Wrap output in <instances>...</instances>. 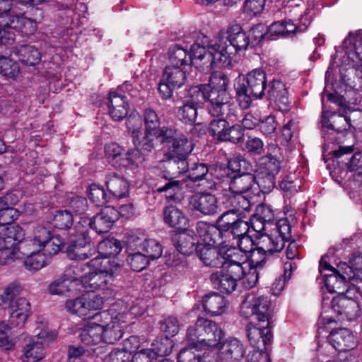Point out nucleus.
I'll list each match as a JSON object with an SVG mask.
<instances>
[{"label": "nucleus", "instance_id": "nucleus-10", "mask_svg": "<svg viewBox=\"0 0 362 362\" xmlns=\"http://www.w3.org/2000/svg\"><path fill=\"white\" fill-rule=\"evenodd\" d=\"M240 315L245 317H252V321L271 325L273 309L270 299L267 296L248 295L241 304Z\"/></svg>", "mask_w": 362, "mask_h": 362}, {"label": "nucleus", "instance_id": "nucleus-44", "mask_svg": "<svg viewBox=\"0 0 362 362\" xmlns=\"http://www.w3.org/2000/svg\"><path fill=\"white\" fill-rule=\"evenodd\" d=\"M66 204L67 210L70 211L71 214L82 215L88 209V201L85 197L72 194L66 197Z\"/></svg>", "mask_w": 362, "mask_h": 362}, {"label": "nucleus", "instance_id": "nucleus-48", "mask_svg": "<svg viewBox=\"0 0 362 362\" xmlns=\"http://www.w3.org/2000/svg\"><path fill=\"white\" fill-rule=\"evenodd\" d=\"M74 223V218L70 211H57L53 216L52 224L54 228L60 230L71 228Z\"/></svg>", "mask_w": 362, "mask_h": 362}, {"label": "nucleus", "instance_id": "nucleus-29", "mask_svg": "<svg viewBox=\"0 0 362 362\" xmlns=\"http://www.w3.org/2000/svg\"><path fill=\"white\" fill-rule=\"evenodd\" d=\"M108 112L115 121H120L128 114L129 104L124 96L110 92L108 98Z\"/></svg>", "mask_w": 362, "mask_h": 362}, {"label": "nucleus", "instance_id": "nucleus-24", "mask_svg": "<svg viewBox=\"0 0 362 362\" xmlns=\"http://www.w3.org/2000/svg\"><path fill=\"white\" fill-rule=\"evenodd\" d=\"M244 355V346L236 338L226 340L218 351V358L221 362H239Z\"/></svg>", "mask_w": 362, "mask_h": 362}, {"label": "nucleus", "instance_id": "nucleus-32", "mask_svg": "<svg viewBox=\"0 0 362 362\" xmlns=\"http://www.w3.org/2000/svg\"><path fill=\"white\" fill-rule=\"evenodd\" d=\"M196 235L199 236L204 243L202 245H207L214 246L218 242L222 232L217 226L209 224L205 221H198L196 224Z\"/></svg>", "mask_w": 362, "mask_h": 362}, {"label": "nucleus", "instance_id": "nucleus-6", "mask_svg": "<svg viewBox=\"0 0 362 362\" xmlns=\"http://www.w3.org/2000/svg\"><path fill=\"white\" fill-rule=\"evenodd\" d=\"M267 86V74L259 69L249 72L239 78L235 86L236 98L243 109L250 107L253 100L261 99L265 95Z\"/></svg>", "mask_w": 362, "mask_h": 362}, {"label": "nucleus", "instance_id": "nucleus-40", "mask_svg": "<svg viewBox=\"0 0 362 362\" xmlns=\"http://www.w3.org/2000/svg\"><path fill=\"white\" fill-rule=\"evenodd\" d=\"M276 175L267 173L259 169L255 171V182H256L260 189L264 193L270 192L276 185Z\"/></svg>", "mask_w": 362, "mask_h": 362}, {"label": "nucleus", "instance_id": "nucleus-62", "mask_svg": "<svg viewBox=\"0 0 362 362\" xmlns=\"http://www.w3.org/2000/svg\"><path fill=\"white\" fill-rule=\"evenodd\" d=\"M206 100V94L199 86L191 87L183 101L189 103L197 107Z\"/></svg>", "mask_w": 362, "mask_h": 362}, {"label": "nucleus", "instance_id": "nucleus-63", "mask_svg": "<svg viewBox=\"0 0 362 362\" xmlns=\"http://www.w3.org/2000/svg\"><path fill=\"white\" fill-rule=\"evenodd\" d=\"M228 170L238 174L248 173L252 170L251 164L245 158L237 156L230 158L228 163Z\"/></svg>", "mask_w": 362, "mask_h": 362}, {"label": "nucleus", "instance_id": "nucleus-13", "mask_svg": "<svg viewBox=\"0 0 362 362\" xmlns=\"http://www.w3.org/2000/svg\"><path fill=\"white\" fill-rule=\"evenodd\" d=\"M226 119H218L211 120L209 125L210 135L218 141H230L233 144L239 143L243 136L241 127L238 125L230 126Z\"/></svg>", "mask_w": 362, "mask_h": 362}, {"label": "nucleus", "instance_id": "nucleus-14", "mask_svg": "<svg viewBox=\"0 0 362 362\" xmlns=\"http://www.w3.org/2000/svg\"><path fill=\"white\" fill-rule=\"evenodd\" d=\"M246 330L250 344L257 349V351L264 352L273 337L271 325L252 321L247 325Z\"/></svg>", "mask_w": 362, "mask_h": 362}, {"label": "nucleus", "instance_id": "nucleus-55", "mask_svg": "<svg viewBox=\"0 0 362 362\" xmlns=\"http://www.w3.org/2000/svg\"><path fill=\"white\" fill-rule=\"evenodd\" d=\"M145 129L160 132V121L156 112L152 108H146L143 112Z\"/></svg>", "mask_w": 362, "mask_h": 362}, {"label": "nucleus", "instance_id": "nucleus-50", "mask_svg": "<svg viewBox=\"0 0 362 362\" xmlns=\"http://www.w3.org/2000/svg\"><path fill=\"white\" fill-rule=\"evenodd\" d=\"M84 269V264L73 263L66 268L62 275V279L68 282L80 281L82 283V280L85 278L83 275Z\"/></svg>", "mask_w": 362, "mask_h": 362}, {"label": "nucleus", "instance_id": "nucleus-58", "mask_svg": "<svg viewBox=\"0 0 362 362\" xmlns=\"http://www.w3.org/2000/svg\"><path fill=\"white\" fill-rule=\"evenodd\" d=\"M16 229L13 226L3 228L0 230V250L8 247H13L20 240L16 235Z\"/></svg>", "mask_w": 362, "mask_h": 362}, {"label": "nucleus", "instance_id": "nucleus-54", "mask_svg": "<svg viewBox=\"0 0 362 362\" xmlns=\"http://www.w3.org/2000/svg\"><path fill=\"white\" fill-rule=\"evenodd\" d=\"M8 22L11 23V25H15V26L11 25H6L8 28H16L19 25L20 23L22 26L21 28L23 31L26 34H32L37 30V23L35 21H33L30 18H27L25 17H13L12 18L8 16Z\"/></svg>", "mask_w": 362, "mask_h": 362}, {"label": "nucleus", "instance_id": "nucleus-5", "mask_svg": "<svg viewBox=\"0 0 362 362\" xmlns=\"http://www.w3.org/2000/svg\"><path fill=\"white\" fill-rule=\"evenodd\" d=\"M224 333L218 324L211 320L199 317L187 331L186 338L197 349L216 347L223 338Z\"/></svg>", "mask_w": 362, "mask_h": 362}, {"label": "nucleus", "instance_id": "nucleus-34", "mask_svg": "<svg viewBox=\"0 0 362 362\" xmlns=\"http://www.w3.org/2000/svg\"><path fill=\"white\" fill-rule=\"evenodd\" d=\"M202 303L204 310L211 316L223 314L226 311L227 305L224 297L217 293L206 295Z\"/></svg>", "mask_w": 362, "mask_h": 362}, {"label": "nucleus", "instance_id": "nucleus-20", "mask_svg": "<svg viewBox=\"0 0 362 362\" xmlns=\"http://www.w3.org/2000/svg\"><path fill=\"white\" fill-rule=\"evenodd\" d=\"M189 204L192 209L204 216L214 215L219 210L217 199L211 193H197L191 196Z\"/></svg>", "mask_w": 362, "mask_h": 362}, {"label": "nucleus", "instance_id": "nucleus-46", "mask_svg": "<svg viewBox=\"0 0 362 362\" xmlns=\"http://www.w3.org/2000/svg\"><path fill=\"white\" fill-rule=\"evenodd\" d=\"M279 187L286 193V196L291 197L297 194L301 187V181L295 175H286L280 182Z\"/></svg>", "mask_w": 362, "mask_h": 362}, {"label": "nucleus", "instance_id": "nucleus-11", "mask_svg": "<svg viewBox=\"0 0 362 362\" xmlns=\"http://www.w3.org/2000/svg\"><path fill=\"white\" fill-rule=\"evenodd\" d=\"M180 133L175 129L163 126L160 132L144 130V135L141 139L138 136L136 141H132L135 147L148 155L158 146V144L168 148Z\"/></svg>", "mask_w": 362, "mask_h": 362}, {"label": "nucleus", "instance_id": "nucleus-39", "mask_svg": "<svg viewBox=\"0 0 362 362\" xmlns=\"http://www.w3.org/2000/svg\"><path fill=\"white\" fill-rule=\"evenodd\" d=\"M50 237L51 233L48 229L42 226H38L33 231V238L21 243L19 250H24L27 247L42 248V245L48 241Z\"/></svg>", "mask_w": 362, "mask_h": 362}, {"label": "nucleus", "instance_id": "nucleus-17", "mask_svg": "<svg viewBox=\"0 0 362 362\" xmlns=\"http://www.w3.org/2000/svg\"><path fill=\"white\" fill-rule=\"evenodd\" d=\"M95 252V249L83 232L79 233L66 249V256L74 261H83L88 259L93 255Z\"/></svg>", "mask_w": 362, "mask_h": 362}, {"label": "nucleus", "instance_id": "nucleus-21", "mask_svg": "<svg viewBox=\"0 0 362 362\" xmlns=\"http://www.w3.org/2000/svg\"><path fill=\"white\" fill-rule=\"evenodd\" d=\"M9 319L8 322L11 326L23 327L30 313V304L23 297L17 298L8 304Z\"/></svg>", "mask_w": 362, "mask_h": 362}, {"label": "nucleus", "instance_id": "nucleus-49", "mask_svg": "<svg viewBox=\"0 0 362 362\" xmlns=\"http://www.w3.org/2000/svg\"><path fill=\"white\" fill-rule=\"evenodd\" d=\"M197 109L198 107L183 101L182 105L178 108L177 117L185 124H194L197 117Z\"/></svg>", "mask_w": 362, "mask_h": 362}, {"label": "nucleus", "instance_id": "nucleus-45", "mask_svg": "<svg viewBox=\"0 0 362 362\" xmlns=\"http://www.w3.org/2000/svg\"><path fill=\"white\" fill-rule=\"evenodd\" d=\"M257 169L276 175L281 169V162L276 155L267 153V155L261 158Z\"/></svg>", "mask_w": 362, "mask_h": 362}, {"label": "nucleus", "instance_id": "nucleus-27", "mask_svg": "<svg viewBox=\"0 0 362 362\" xmlns=\"http://www.w3.org/2000/svg\"><path fill=\"white\" fill-rule=\"evenodd\" d=\"M328 340L334 349L341 352L352 349L356 345V341L353 333L345 328L332 331L328 337Z\"/></svg>", "mask_w": 362, "mask_h": 362}, {"label": "nucleus", "instance_id": "nucleus-9", "mask_svg": "<svg viewBox=\"0 0 362 362\" xmlns=\"http://www.w3.org/2000/svg\"><path fill=\"white\" fill-rule=\"evenodd\" d=\"M362 298V292L358 285L349 286L345 293L337 295L332 300V308L341 317V320H354L361 315L359 299Z\"/></svg>", "mask_w": 362, "mask_h": 362}, {"label": "nucleus", "instance_id": "nucleus-23", "mask_svg": "<svg viewBox=\"0 0 362 362\" xmlns=\"http://www.w3.org/2000/svg\"><path fill=\"white\" fill-rule=\"evenodd\" d=\"M343 45L351 61L350 66L362 71V37L360 35H353L350 33L344 39Z\"/></svg>", "mask_w": 362, "mask_h": 362}, {"label": "nucleus", "instance_id": "nucleus-25", "mask_svg": "<svg viewBox=\"0 0 362 362\" xmlns=\"http://www.w3.org/2000/svg\"><path fill=\"white\" fill-rule=\"evenodd\" d=\"M21 254L25 257L24 260L25 267L29 270H38L44 267L49 261L50 258L42 248L27 247L24 250H19Z\"/></svg>", "mask_w": 362, "mask_h": 362}, {"label": "nucleus", "instance_id": "nucleus-2", "mask_svg": "<svg viewBox=\"0 0 362 362\" xmlns=\"http://www.w3.org/2000/svg\"><path fill=\"white\" fill-rule=\"evenodd\" d=\"M320 273L324 277V284L329 293H344V288L354 287L356 284L362 283V257L354 259V267L346 263L337 266V269L329 267L322 257L320 261Z\"/></svg>", "mask_w": 362, "mask_h": 362}, {"label": "nucleus", "instance_id": "nucleus-53", "mask_svg": "<svg viewBox=\"0 0 362 362\" xmlns=\"http://www.w3.org/2000/svg\"><path fill=\"white\" fill-rule=\"evenodd\" d=\"M182 185V182L170 177L164 185L158 187L156 190L158 192H165L167 199L175 200L178 199L177 195L180 192Z\"/></svg>", "mask_w": 362, "mask_h": 362}, {"label": "nucleus", "instance_id": "nucleus-57", "mask_svg": "<svg viewBox=\"0 0 362 362\" xmlns=\"http://www.w3.org/2000/svg\"><path fill=\"white\" fill-rule=\"evenodd\" d=\"M127 262L133 270L141 272L147 267L150 260L141 251L135 250L134 252L129 255Z\"/></svg>", "mask_w": 362, "mask_h": 362}, {"label": "nucleus", "instance_id": "nucleus-15", "mask_svg": "<svg viewBox=\"0 0 362 362\" xmlns=\"http://www.w3.org/2000/svg\"><path fill=\"white\" fill-rule=\"evenodd\" d=\"M94 319L101 322L104 332L103 341L107 344H114L123 335V326L119 318L112 316L110 311L105 310L95 315Z\"/></svg>", "mask_w": 362, "mask_h": 362}, {"label": "nucleus", "instance_id": "nucleus-16", "mask_svg": "<svg viewBox=\"0 0 362 362\" xmlns=\"http://www.w3.org/2000/svg\"><path fill=\"white\" fill-rule=\"evenodd\" d=\"M227 37L224 39L219 37L217 40H222L225 42L227 50L229 49L230 62L231 55L240 51L245 50L250 44V37L243 31L240 25L231 24L227 30Z\"/></svg>", "mask_w": 362, "mask_h": 362}, {"label": "nucleus", "instance_id": "nucleus-35", "mask_svg": "<svg viewBox=\"0 0 362 362\" xmlns=\"http://www.w3.org/2000/svg\"><path fill=\"white\" fill-rule=\"evenodd\" d=\"M106 186L109 192L116 198L125 197L129 194V184L122 176L112 173L107 176Z\"/></svg>", "mask_w": 362, "mask_h": 362}, {"label": "nucleus", "instance_id": "nucleus-31", "mask_svg": "<svg viewBox=\"0 0 362 362\" xmlns=\"http://www.w3.org/2000/svg\"><path fill=\"white\" fill-rule=\"evenodd\" d=\"M198 243L197 235L191 230H185L174 240V245L177 251L184 255H190L194 251Z\"/></svg>", "mask_w": 362, "mask_h": 362}, {"label": "nucleus", "instance_id": "nucleus-42", "mask_svg": "<svg viewBox=\"0 0 362 362\" xmlns=\"http://www.w3.org/2000/svg\"><path fill=\"white\" fill-rule=\"evenodd\" d=\"M136 341V339L134 337L129 338L125 343V349H113L103 359V362H132V353L131 350H127V343Z\"/></svg>", "mask_w": 362, "mask_h": 362}, {"label": "nucleus", "instance_id": "nucleus-64", "mask_svg": "<svg viewBox=\"0 0 362 362\" xmlns=\"http://www.w3.org/2000/svg\"><path fill=\"white\" fill-rule=\"evenodd\" d=\"M188 177L193 182L205 179L208 175L209 168L205 163H193L187 170Z\"/></svg>", "mask_w": 362, "mask_h": 362}, {"label": "nucleus", "instance_id": "nucleus-22", "mask_svg": "<svg viewBox=\"0 0 362 362\" xmlns=\"http://www.w3.org/2000/svg\"><path fill=\"white\" fill-rule=\"evenodd\" d=\"M196 253L206 267L218 268L223 265V245L217 248L214 246L199 244L196 247Z\"/></svg>", "mask_w": 362, "mask_h": 362}, {"label": "nucleus", "instance_id": "nucleus-12", "mask_svg": "<svg viewBox=\"0 0 362 362\" xmlns=\"http://www.w3.org/2000/svg\"><path fill=\"white\" fill-rule=\"evenodd\" d=\"M129 250H139L149 260L158 259L163 253L162 245L155 239H148L144 233L135 232L127 240Z\"/></svg>", "mask_w": 362, "mask_h": 362}, {"label": "nucleus", "instance_id": "nucleus-19", "mask_svg": "<svg viewBox=\"0 0 362 362\" xmlns=\"http://www.w3.org/2000/svg\"><path fill=\"white\" fill-rule=\"evenodd\" d=\"M117 219V209L112 206H107L89 220L88 225L96 233L101 234L108 232Z\"/></svg>", "mask_w": 362, "mask_h": 362}, {"label": "nucleus", "instance_id": "nucleus-30", "mask_svg": "<svg viewBox=\"0 0 362 362\" xmlns=\"http://www.w3.org/2000/svg\"><path fill=\"white\" fill-rule=\"evenodd\" d=\"M92 269L99 271L103 274L111 275L113 280L114 276L120 270V264L115 257H96L87 263Z\"/></svg>", "mask_w": 362, "mask_h": 362}, {"label": "nucleus", "instance_id": "nucleus-43", "mask_svg": "<svg viewBox=\"0 0 362 362\" xmlns=\"http://www.w3.org/2000/svg\"><path fill=\"white\" fill-rule=\"evenodd\" d=\"M163 217L165 222L171 227H180L186 223V218L183 213L173 206L165 208Z\"/></svg>", "mask_w": 362, "mask_h": 362}, {"label": "nucleus", "instance_id": "nucleus-61", "mask_svg": "<svg viewBox=\"0 0 362 362\" xmlns=\"http://www.w3.org/2000/svg\"><path fill=\"white\" fill-rule=\"evenodd\" d=\"M209 83L211 90L227 91L230 80L224 73L216 71L211 74Z\"/></svg>", "mask_w": 362, "mask_h": 362}, {"label": "nucleus", "instance_id": "nucleus-47", "mask_svg": "<svg viewBox=\"0 0 362 362\" xmlns=\"http://www.w3.org/2000/svg\"><path fill=\"white\" fill-rule=\"evenodd\" d=\"M20 60L26 65L33 66L40 60L38 50L30 45H24L19 49Z\"/></svg>", "mask_w": 362, "mask_h": 362}, {"label": "nucleus", "instance_id": "nucleus-1", "mask_svg": "<svg viewBox=\"0 0 362 362\" xmlns=\"http://www.w3.org/2000/svg\"><path fill=\"white\" fill-rule=\"evenodd\" d=\"M342 68L327 70L325 91L322 95V126L341 132L350 126V119L345 115V99L339 93L346 88L347 76L342 74Z\"/></svg>", "mask_w": 362, "mask_h": 362}, {"label": "nucleus", "instance_id": "nucleus-8", "mask_svg": "<svg viewBox=\"0 0 362 362\" xmlns=\"http://www.w3.org/2000/svg\"><path fill=\"white\" fill-rule=\"evenodd\" d=\"M291 238V226L286 218L279 220L270 232L259 235L257 245L264 256H271L281 252L285 243Z\"/></svg>", "mask_w": 362, "mask_h": 362}, {"label": "nucleus", "instance_id": "nucleus-38", "mask_svg": "<svg viewBox=\"0 0 362 362\" xmlns=\"http://www.w3.org/2000/svg\"><path fill=\"white\" fill-rule=\"evenodd\" d=\"M112 281L111 275H105L99 271L93 269L92 272H89L88 275L85 276L84 279L82 280V284L86 288L96 290L107 288L108 285L112 284Z\"/></svg>", "mask_w": 362, "mask_h": 362}, {"label": "nucleus", "instance_id": "nucleus-60", "mask_svg": "<svg viewBox=\"0 0 362 362\" xmlns=\"http://www.w3.org/2000/svg\"><path fill=\"white\" fill-rule=\"evenodd\" d=\"M20 68L17 63L4 57H0V73L9 78L18 76Z\"/></svg>", "mask_w": 362, "mask_h": 362}, {"label": "nucleus", "instance_id": "nucleus-28", "mask_svg": "<svg viewBox=\"0 0 362 362\" xmlns=\"http://www.w3.org/2000/svg\"><path fill=\"white\" fill-rule=\"evenodd\" d=\"M344 165L346 170L341 172V179L348 181L353 178L356 185L362 184V153H354Z\"/></svg>", "mask_w": 362, "mask_h": 362}, {"label": "nucleus", "instance_id": "nucleus-18", "mask_svg": "<svg viewBox=\"0 0 362 362\" xmlns=\"http://www.w3.org/2000/svg\"><path fill=\"white\" fill-rule=\"evenodd\" d=\"M19 341L22 343V362H37L45 357L44 346L35 337L22 333Z\"/></svg>", "mask_w": 362, "mask_h": 362}, {"label": "nucleus", "instance_id": "nucleus-3", "mask_svg": "<svg viewBox=\"0 0 362 362\" xmlns=\"http://www.w3.org/2000/svg\"><path fill=\"white\" fill-rule=\"evenodd\" d=\"M192 62L202 71L209 72L214 67H223L229 65V49L227 50L226 43L222 40H216L214 43L204 47L199 44H193L191 47Z\"/></svg>", "mask_w": 362, "mask_h": 362}, {"label": "nucleus", "instance_id": "nucleus-51", "mask_svg": "<svg viewBox=\"0 0 362 362\" xmlns=\"http://www.w3.org/2000/svg\"><path fill=\"white\" fill-rule=\"evenodd\" d=\"M240 214L231 209L223 213L216 220V225L222 232L227 233L233 224L238 221Z\"/></svg>", "mask_w": 362, "mask_h": 362}, {"label": "nucleus", "instance_id": "nucleus-26", "mask_svg": "<svg viewBox=\"0 0 362 362\" xmlns=\"http://www.w3.org/2000/svg\"><path fill=\"white\" fill-rule=\"evenodd\" d=\"M267 94L269 100L273 101L279 110L286 111L289 106L288 92L285 84L280 80L274 79L269 83Z\"/></svg>", "mask_w": 362, "mask_h": 362}, {"label": "nucleus", "instance_id": "nucleus-41", "mask_svg": "<svg viewBox=\"0 0 362 362\" xmlns=\"http://www.w3.org/2000/svg\"><path fill=\"white\" fill-rule=\"evenodd\" d=\"M247 257L235 247L223 245V265L230 264H249L246 261Z\"/></svg>", "mask_w": 362, "mask_h": 362}, {"label": "nucleus", "instance_id": "nucleus-36", "mask_svg": "<svg viewBox=\"0 0 362 362\" xmlns=\"http://www.w3.org/2000/svg\"><path fill=\"white\" fill-rule=\"evenodd\" d=\"M210 279L215 288L225 293L235 291L238 281L222 269L212 273Z\"/></svg>", "mask_w": 362, "mask_h": 362}, {"label": "nucleus", "instance_id": "nucleus-37", "mask_svg": "<svg viewBox=\"0 0 362 362\" xmlns=\"http://www.w3.org/2000/svg\"><path fill=\"white\" fill-rule=\"evenodd\" d=\"M254 183V175L250 173L238 174L232 177L229 189L233 194H243L248 192Z\"/></svg>", "mask_w": 362, "mask_h": 362}, {"label": "nucleus", "instance_id": "nucleus-56", "mask_svg": "<svg viewBox=\"0 0 362 362\" xmlns=\"http://www.w3.org/2000/svg\"><path fill=\"white\" fill-rule=\"evenodd\" d=\"M15 327H18L11 326L9 322L0 323V346L6 350H11L14 346V342L10 339V334H12L11 330Z\"/></svg>", "mask_w": 362, "mask_h": 362}, {"label": "nucleus", "instance_id": "nucleus-33", "mask_svg": "<svg viewBox=\"0 0 362 362\" xmlns=\"http://www.w3.org/2000/svg\"><path fill=\"white\" fill-rule=\"evenodd\" d=\"M207 110L209 113L213 117H220L226 115V117L229 121L234 122L238 118V108L230 103H218L208 101Z\"/></svg>", "mask_w": 362, "mask_h": 362}, {"label": "nucleus", "instance_id": "nucleus-7", "mask_svg": "<svg viewBox=\"0 0 362 362\" xmlns=\"http://www.w3.org/2000/svg\"><path fill=\"white\" fill-rule=\"evenodd\" d=\"M168 148V151L165 153L166 171L174 178L187 171V159L193 149L192 144L186 136L180 133Z\"/></svg>", "mask_w": 362, "mask_h": 362}, {"label": "nucleus", "instance_id": "nucleus-4", "mask_svg": "<svg viewBox=\"0 0 362 362\" xmlns=\"http://www.w3.org/2000/svg\"><path fill=\"white\" fill-rule=\"evenodd\" d=\"M192 62V56L186 49L177 45L171 46L168 49V64L163 71V81L178 88L182 86L190 75Z\"/></svg>", "mask_w": 362, "mask_h": 362}, {"label": "nucleus", "instance_id": "nucleus-59", "mask_svg": "<svg viewBox=\"0 0 362 362\" xmlns=\"http://www.w3.org/2000/svg\"><path fill=\"white\" fill-rule=\"evenodd\" d=\"M230 204L237 214L242 216L244 211H250L251 204L250 200L243 194H234L230 197Z\"/></svg>", "mask_w": 362, "mask_h": 362}, {"label": "nucleus", "instance_id": "nucleus-52", "mask_svg": "<svg viewBox=\"0 0 362 362\" xmlns=\"http://www.w3.org/2000/svg\"><path fill=\"white\" fill-rule=\"evenodd\" d=\"M99 250L104 254V257L112 256L115 257L122 250V243L119 240L112 238L104 240L99 243Z\"/></svg>", "mask_w": 362, "mask_h": 362}]
</instances>
